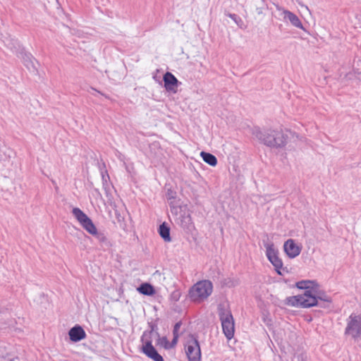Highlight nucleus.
Instances as JSON below:
<instances>
[{"instance_id":"0eeeda50","label":"nucleus","mask_w":361,"mask_h":361,"mask_svg":"<svg viewBox=\"0 0 361 361\" xmlns=\"http://www.w3.org/2000/svg\"><path fill=\"white\" fill-rule=\"evenodd\" d=\"M185 350L188 361H200L201 350L199 341L197 337L190 334L189 338L185 345Z\"/></svg>"},{"instance_id":"39448f33","label":"nucleus","mask_w":361,"mask_h":361,"mask_svg":"<svg viewBox=\"0 0 361 361\" xmlns=\"http://www.w3.org/2000/svg\"><path fill=\"white\" fill-rule=\"evenodd\" d=\"M285 304L292 307L309 308L317 306V300L310 294H302L286 298Z\"/></svg>"},{"instance_id":"c756f323","label":"nucleus","mask_w":361,"mask_h":361,"mask_svg":"<svg viewBox=\"0 0 361 361\" xmlns=\"http://www.w3.org/2000/svg\"><path fill=\"white\" fill-rule=\"evenodd\" d=\"M228 16H229L231 19H233L234 21H235V22H236V19L238 18V16H237V15H236V14H235V13H230V14H228Z\"/></svg>"},{"instance_id":"2eb2a0df","label":"nucleus","mask_w":361,"mask_h":361,"mask_svg":"<svg viewBox=\"0 0 361 361\" xmlns=\"http://www.w3.org/2000/svg\"><path fill=\"white\" fill-rule=\"evenodd\" d=\"M283 19L288 20L293 26L300 28L302 30H306L302 25V23L300 18L293 12L288 10H283Z\"/></svg>"},{"instance_id":"aec40b11","label":"nucleus","mask_w":361,"mask_h":361,"mask_svg":"<svg viewBox=\"0 0 361 361\" xmlns=\"http://www.w3.org/2000/svg\"><path fill=\"white\" fill-rule=\"evenodd\" d=\"M200 156L203 161L212 166H215L217 164L216 157L211 153L202 152Z\"/></svg>"},{"instance_id":"7ed1b4c3","label":"nucleus","mask_w":361,"mask_h":361,"mask_svg":"<svg viewBox=\"0 0 361 361\" xmlns=\"http://www.w3.org/2000/svg\"><path fill=\"white\" fill-rule=\"evenodd\" d=\"M213 291V284L209 280H202L194 284L189 290V297L193 302L207 299Z\"/></svg>"},{"instance_id":"4468645a","label":"nucleus","mask_w":361,"mask_h":361,"mask_svg":"<svg viewBox=\"0 0 361 361\" xmlns=\"http://www.w3.org/2000/svg\"><path fill=\"white\" fill-rule=\"evenodd\" d=\"M71 341L78 342L86 337V333L84 329L79 325H75L68 331Z\"/></svg>"},{"instance_id":"5701e85b","label":"nucleus","mask_w":361,"mask_h":361,"mask_svg":"<svg viewBox=\"0 0 361 361\" xmlns=\"http://www.w3.org/2000/svg\"><path fill=\"white\" fill-rule=\"evenodd\" d=\"M8 345L5 343L0 344V361H6L8 357Z\"/></svg>"},{"instance_id":"bb28decb","label":"nucleus","mask_w":361,"mask_h":361,"mask_svg":"<svg viewBox=\"0 0 361 361\" xmlns=\"http://www.w3.org/2000/svg\"><path fill=\"white\" fill-rule=\"evenodd\" d=\"M173 338L171 342H169L170 349L174 348L176 345V344L178 343V338H179V335H173Z\"/></svg>"},{"instance_id":"2f4dec72","label":"nucleus","mask_w":361,"mask_h":361,"mask_svg":"<svg viewBox=\"0 0 361 361\" xmlns=\"http://www.w3.org/2000/svg\"><path fill=\"white\" fill-rule=\"evenodd\" d=\"M92 90L97 92V90L94 88H92ZM97 92H99L97 91Z\"/></svg>"},{"instance_id":"ddd939ff","label":"nucleus","mask_w":361,"mask_h":361,"mask_svg":"<svg viewBox=\"0 0 361 361\" xmlns=\"http://www.w3.org/2000/svg\"><path fill=\"white\" fill-rule=\"evenodd\" d=\"M142 352L153 361H164L152 344L147 343L146 346H142Z\"/></svg>"},{"instance_id":"473e14b6","label":"nucleus","mask_w":361,"mask_h":361,"mask_svg":"<svg viewBox=\"0 0 361 361\" xmlns=\"http://www.w3.org/2000/svg\"><path fill=\"white\" fill-rule=\"evenodd\" d=\"M16 44H17V45H18V47L20 48V44H18L17 42H16Z\"/></svg>"},{"instance_id":"412c9836","label":"nucleus","mask_w":361,"mask_h":361,"mask_svg":"<svg viewBox=\"0 0 361 361\" xmlns=\"http://www.w3.org/2000/svg\"><path fill=\"white\" fill-rule=\"evenodd\" d=\"M157 339L156 341V345L162 347L166 350L170 349L169 341L166 336L160 337L159 332H156Z\"/></svg>"},{"instance_id":"f3484780","label":"nucleus","mask_w":361,"mask_h":361,"mask_svg":"<svg viewBox=\"0 0 361 361\" xmlns=\"http://www.w3.org/2000/svg\"><path fill=\"white\" fill-rule=\"evenodd\" d=\"M150 331H145L140 338V341L142 343V346H146L147 343L152 344V334L154 331L157 326L155 325H151Z\"/></svg>"},{"instance_id":"dca6fc26","label":"nucleus","mask_w":361,"mask_h":361,"mask_svg":"<svg viewBox=\"0 0 361 361\" xmlns=\"http://www.w3.org/2000/svg\"><path fill=\"white\" fill-rule=\"evenodd\" d=\"M164 87L167 90H173L174 86H177V78L169 72H167L164 75Z\"/></svg>"},{"instance_id":"1a4fd4ad","label":"nucleus","mask_w":361,"mask_h":361,"mask_svg":"<svg viewBox=\"0 0 361 361\" xmlns=\"http://www.w3.org/2000/svg\"><path fill=\"white\" fill-rule=\"evenodd\" d=\"M17 55L22 59L23 64L29 71L34 73L37 72V68L36 66L37 62L31 54L25 52L23 49H20L19 51H17Z\"/></svg>"},{"instance_id":"a878e982","label":"nucleus","mask_w":361,"mask_h":361,"mask_svg":"<svg viewBox=\"0 0 361 361\" xmlns=\"http://www.w3.org/2000/svg\"><path fill=\"white\" fill-rule=\"evenodd\" d=\"M180 296H181V293H180V290H176L173 291L171 295V299L174 301L179 300Z\"/></svg>"},{"instance_id":"423d86ee","label":"nucleus","mask_w":361,"mask_h":361,"mask_svg":"<svg viewBox=\"0 0 361 361\" xmlns=\"http://www.w3.org/2000/svg\"><path fill=\"white\" fill-rule=\"evenodd\" d=\"M345 335L350 336L355 341L361 337V317L351 314L347 319Z\"/></svg>"},{"instance_id":"6ab92c4d","label":"nucleus","mask_w":361,"mask_h":361,"mask_svg":"<svg viewBox=\"0 0 361 361\" xmlns=\"http://www.w3.org/2000/svg\"><path fill=\"white\" fill-rule=\"evenodd\" d=\"M159 233L160 236L166 241L170 242L171 240L170 236V228L166 223H163L159 226Z\"/></svg>"},{"instance_id":"cd10ccee","label":"nucleus","mask_w":361,"mask_h":361,"mask_svg":"<svg viewBox=\"0 0 361 361\" xmlns=\"http://www.w3.org/2000/svg\"><path fill=\"white\" fill-rule=\"evenodd\" d=\"M166 195L167 200H174L176 198V192L171 190H168Z\"/></svg>"},{"instance_id":"4be33fe9","label":"nucleus","mask_w":361,"mask_h":361,"mask_svg":"<svg viewBox=\"0 0 361 361\" xmlns=\"http://www.w3.org/2000/svg\"><path fill=\"white\" fill-rule=\"evenodd\" d=\"M314 296L317 298V305H319V300L329 303L331 302V298L329 295H327L325 293L319 290V288H317V293H314Z\"/></svg>"},{"instance_id":"9d476101","label":"nucleus","mask_w":361,"mask_h":361,"mask_svg":"<svg viewBox=\"0 0 361 361\" xmlns=\"http://www.w3.org/2000/svg\"><path fill=\"white\" fill-rule=\"evenodd\" d=\"M296 287L299 289L305 290L303 294H310L314 297V294L317 293L318 283L316 281L302 280L296 283ZM317 299V298L314 296Z\"/></svg>"},{"instance_id":"f8f14e48","label":"nucleus","mask_w":361,"mask_h":361,"mask_svg":"<svg viewBox=\"0 0 361 361\" xmlns=\"http://www.w3.org/2000/svg\"><path fill=\"white\" fill-rule=\"evenodd\" d=\"M176 221L177 224L188 231H191L194 228L192 218L188 212H180Z\"/></svg>"},{"instance_id":"f03ea898","label":"nucleus","mask_w":361,"mask_h":361,"mask_svg":"<svg viewBox=\"0 0 361 361\" xmlns=\"http://www.w3.org/2000/svg\"><path fill=\"white\" fill-rule=\"evenodd\" d=\"M72 214L80 226L90 234L92 235L102 246L109 247L110 242L104 232L98 231L90 218L87 216L80 208L75 207Z\"/></svg>"},{"instance_id":"7c9ffc66","label":"nucleus","mask_w":361,"mask_h":361,"mask_svg":"<svg viewBox=\"0 0 361 361\" xmlns=\"http://www.w3.org/2000/svg\"><path fill=\"white\" fill-rule=\"evenodd\" d=\"M16 360H18V357H16L15 358H10V357H8L6 359V361H15Z\"/></svg>"},{"instance_id":"9b49d317","label":"nucleus","mask_w":361,"mask_h":361,"mask_svg":"<svg viewBox=\"0 0 361 361\" xmlns=\"http://www.w3.org/2000/svg\"><path fill=\"white\" fill-rule=\"evenodd\" d=\"M283 249L289 258H295L300 254L302 247L294 240L288 239L284 243Z\"/></svg>"},{"instance_id":"20e7f679","label":"nucleus","mask_w":361,"mask_h":361,"mask_svg":"<svg viewBox=\"0 0 361 361\" xmlns=\"http://www.w3.org/2000/svg\"><path fill=\"white\" fill-rule=\"evenodd\" d=\"M218 312L223 333L228 340H231L233 337L235 332L234 319L231 312L224 306L219 305Z\"/></svg>"},{"instance_id":"6e6552de","label":"nucleus","mask_w":361,"mask_h":361,"mask_svg":"<svg viewBox=\"0 0 361 361\" xmlns=\"http://www.w3.org/2000/svg\"><path fill=\"white\" fill-rule=\"evenodd\" d=\"M264 247L266 248V255L269 261L274 267L276 273L279 275H283L282 270L284 271L285 269L283 267L282 260L279 257L278 250L275 248L272 243H264Z\"/></svg>"},{"instance_id":"a211bd4d","label":"nucleus","mask_w":361,"mask_h":361,"mask_svg":"<svg viewBox=\"0 0 361 361\" xmlns=\"http://www.w3.org/2000/svg\"><path fill=\"white\" fill-rule=\"evenodd\" d=\"M137 291L145 295H152L155 293L154 287L148 283H142L137 288Z\"/></svg>"},{"instance_id":"f257e3e1","label":"nucleus","mask_w":361,"mask_h":361,"mask_svg":"<svg viewBox=\"0 0 361 361\" xmlns=\"http://www.w3.org/2000/svg\"><path fill=\"white\" fill-rule=\"evenodd\" d=\"M252 136L260 143L269 147L282 148L287 143L288 136L281 130L271 128L262 129L255 126L251 130Z\"/></svg>"},{"instance_id":"393cba45","label":"nucleus","mask_w":361,"mask_h":361,"mask_svg":"<svg viewBox=\"0 0 361 361\" xmlns=\"http://www.w3.org/2000/svg\"><path fill=\"white\" fill-rule=\"evenodd\" d=\"M258 6L256 8V13L258 15H262L264 13V11L267 8V5L265 4V1L264 0H258Z\"/></svg>"},{"instance_id":"c85d7f7f","label":"nucleus","mask_w":361,"mask_h":361,"mask_svg":"<svg viewBox=\"0 0 361 361\" xmlns=\"http://www.w3.org/2000/svg\"><path fill=\"white\" fill-rule=\"evenodd\" d=\"M180 326H181L180 322L176 323V324L173 326V335H179L178 331L180 328Z\"/></svg>"},{"instance_id":"b1692460","label":"nucleus","mask_w":361,"mask_h":361,"mask_svg":"<svg viewBox=\"0 0 361 361\" xmlns=\"http://www.w3.org/2000/svg\"><path fill=\"white\" fill-rule=\"evenodd\" d=\"M102 183H103V188L105 190L106 195L108 196L109 193V185L108 184V180L109 179V176L106 171L102 172Z\"/></svg>"}]
</instances>
